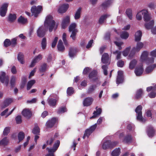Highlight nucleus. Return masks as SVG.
<instances>
[{
	"label": "nucleus",
	"mask_w": 156,
	"mask_h": 156,
	"mask_svg": "<svg viewBox=\"0 0 156 156\" xmlns=\"http://www.w3.org/2000/svg\"><path fill=\"white\" fill-rule=\"evenodd\" d=\"M5 73L4 72H1L0 76V81L4 83L6 86H7L9 83V77L5 76Z\"/></svg>",
	"instance_id": "6e6552de"
},
{
	"label": "nucleus",
	"mask_w": 156,
	"mask_h": 156,
	"mask_svg": "<svg viewBox=\"0 0 156 156\" xmlns=\"http://www.w3.org/2000/svg\"><path fill=\"white\" fill-rule=\"evenodd\" d=\"M66 108L65 107H63L59 108L57 111V113L58 114H61L66 112Z\"/></svg>",
	"instance_id": "3c124183"
},
{
	"label": "nucleus",
	"mask_w": 156,
	"mask_h": 156,
	"mask_svg": "<svg viewBox=\"0 0 156 156\" xmlns=\"http://www.w3.org/2000/svg\"><path fill=\"white\" fill-rule=\"evenodd\" d=\"M42 56L41 54H39L37 56L35 57L33 60L30 66V67L34 66L35 65V64L41 60L42 59Z\"/></svg>",
	"instance_id": "4468645a"
},
{
	"label": "nucleus",
	"mask_w": 156,
	"mask_h": 156,
	"mask_svg": "<svg viewBox=\"0 0 156 156\" xmlns=\"http://www.w3.org/2000/svg\"><path fill=\"white\" fill-rule=\"evenodd\" d=\"M16 16L15 14H10L8 17V21L10 22L14 21L16 19Z\"/></svg>",
	"instance_id": "ea45409f"
},
{
	"label": "nucleus",
	"mask_w": 156,
	"mask_h": 156,
	"mask_svg": "<svg viewBox=\"0 0 156 156\" xmlns=\"http://www.w3.org/2000/svg\"><path fill=\"white\" fill-rule=\"evenodd\" d=\"M60 141L59 140H56L53 145L52 148H47L48 152L49 153L54 152L57 149L60 145Z\"/></svg>",
	"instance_id": "f8f14e48"
},
{
	"label": "nucleus",
	"mask_w": 156,
	"mask_h": 156,
	"mask_svg": "<svg viewBox=\"0 0 156 156\" xmlns=\"http://www.w3.org/2000/svg\"><path fill=\"white\" fill-rule=\"evenodd\" d=\"M156 66L155 64L151 66H149L147 67L146 70V72L147 73H149L151 72L153 70V69L156 67Z\"/></svg>",
	"instance_id": "8fccbe9b"
},
{
	"label": "nucleus",
	"mask_w": 156,
	"mask_h": 156,
	"mask_svg": "<svg viewBox=\"0 0 156 156\" xmlns=\"http://www.w3.org/2000/svg\"><path fill=\"white\" fill-rule=\"evenodd\" d=\"M96 87V86L95 85H91L89 87L87 91L88 94H91L93 92Z\"/></svg>",
	"instance_id": "a18cd8bd"
},
{
	"label": "nucleus",
	"mask_w": 156,
	"mask_h": 156,
	"mask_svg": "<svg viewBox=\"0 0 156 156\" xmlns=\"http://www.w3.org/2000/svg\"><path fill=\"white\" fill-rule=\"evenodd\" d=\"M105 139L103 140V143L102 145V147L103 149L105 150L108 148H112L115 146L118 143L116 141L111 142L110 140H107L105 141Z\"/></svg>",
	"instance_id": "20e7f679"
},
{
	"label": "nucleus",
	"mask_w": 156,
	"mask_h": 156,
	"mask_svg": "<svg viewBox=\"0 0 156 156\" xmlns=\"http://www.w3.org/2000/svg\"><path fill=\"white\" fill-rule=\"evenodd\" d=\"M77 24L75 23H72L69 26V32L71 33L70 37L73 40L76 39V36L78 30L76 28Z\"/></svg>",
	"instance_id": "7ed1b4c3"
},
{
	"label": "nucleus",
	"mask_w": 156,
	"mask_h": 156,
	"mask_svg": "<svg viewBox=\"0 0 156 156\" xmlns=\"http://www.w3.org/2000/svg\"><path fill=\"white\" fill-rule=\"evenodd\" d=\"M68 8V4L62 5L59 8L58 10V12L61 13H64L66 11Z\"/></svg>",
	"instance_id": "412c9836"
},
{
	"label": "nucleus",
	"mask_w": 156,
	"mask_h": 156,
	"mask_svg": "<svg viewBox=\"0 0 156 156\" xmlns=\"http://www.w3.org/2000/svg\"><path fill=\"white\" fill-rule=\"evenodd\" d=\"M97 108L98 107H96V111H94L93 113L94 115L90 118V119L94 118L101 114L102 112L101 109L100 108Z\"/></svg>",
	"instance_id": "c85d7f7f"
},
{
	"label": "nucleus",
	"mask_w": 156,
	"mask_h": 156,
	"mask_svg": "<svg viewBox=\"0 0 156 156\" xmlns=\"http://www.w3.org/2000/svg\"><path fill=\"white\" fill-rule=\"evenodd\" d=\"M101 62L103 63L107 64L109 62V56L107 53H104L102 56Z\"/></svg>",
	"instance_id": "a211bd4d"
},
{
	"label": "nucleus",
	"mask_w": 156,
	"mask_h": 156,
	"mask_svg": "<svg viewBox=\"0 0 156 156\" xmlns=\"http://www.w3.org/2000/svg\"><path fill=\"white\" fill-rule=\"evenodd\" d=\"M142 107L141 105H139L135 109V112L136 113L137 119L140 122H143V119L142 115Z\"/></svg>",
	"instance_id": "423d86ee"
},
{
	"label": "nucleus",
	"mask_w": 156,
	"mask_h": 156,
	"mask_svg": "<svg viewBox=\"0 0 156 156\" xmlns=\"http://www.w3.org/2000/svg\"><path fill=\"white\" fill-rule=\"evenodd\" d=\"M47 101L50 106L55 107L56 106L57 101V100L56 99L48 98Z\"/></svg>",
	"instance_id": "5701e85b"
},
{
	"label": "nucleus",
	"mask_w": 156,
	"mask_h": 156,
	"mask_svg": "<svg viewBox=\"0 0 156 156\" xmlns=\"http://www.w3.org/2000/svg\"><path fill=\"white\" fill-rule=\"evenodd\" d=\"M143 46V44L141 42H138L136 44V47L133 48L131 50L129 56H133L136 52L139 51Z\"/></svg>",
	"instance_id": "0eeeda50"
},
{
	"label": "nucleus",
	"mask_w": 156,
	"mask_h": 156,
	"mask_svg": "<svg viewBox=\"0 0 156 156\" xmlns=\"http://www.w3.org/2000/svg\"><path fill=\"white\" fill-rule=\"evenodd\" d=\"M148 7L151 9H154L156 7V5L154 2H150L148 4Z\"/></svg>",
	"instance_id": "052dcab7"
},
{
	"label": "nucleus",
	"mask_w": 156,
	"mask_h": 156,
	"mask_svg": "<svg viewBox=\"0 0 156 156\" xmlns=\"http://www.w3.org/2000/svg\"><path fill=\"white\" fill-rule=\"evenodd\" d=\"M18 22L20 23L25 24L27 23V20L21 16L18 19Z\"/></svg>",
	"instance_id": "c9c22d12"
},
{
	"label": "nucleus",
	"mask_w": 156,
	"mask_h": 156,
	"mask_svg": "<svg viewBox=\"0 0 156 156\" xmlns=\"http://www.w3.org/2000/svg\"><path fill=\"white\" fill-rule=\"evenodd\" d=\"M18 136L20 142L24 139V134L23 133L20 132L18 134Z\"/></svg>",
	"instance_id": "13d9d810"
},
{
	"label": "nucleus",
	"mask_w": 156,
	"mask_h": 156,
	"mask_svg": "<svg viewBox=\"0 0 156 156\" xmlns=\"http://www.w3.org/2000/svg\"><path fill=\"white\" fill-rule=\"evenodd\" d=\"M102 68L103 70L104 73L105 75H106L108 74L107 69L108 68L107 66L106 65H103L102 66Z\"/></svg>",
	"instance_id": "774afa93"
},
{
	"label": "nucleus",
	"mask_w": 156,
	"mask_h": 156,
	"mask_svg": "<svg viewBox=\"0 0 156 156\" xmlns=\"http://www.w3.org/2000/svg\"><path fill=\"white\" fill-rule=\"evenodd\" d=\"M9 142V140L7 137H5L0 141V145L5 146L8 145Z\"/></svg>",
	"instance_id": "7c9ffc66"
},
{
	"label": "nucleus",
	"mask_w": 156,
	"mask_h": 156,
	"mask_svg": "<svg viewBox=\"0 0 156 156\" xmlns=\"http://www.w3.org/2000/svg\"><path fill=\"white\" fill-rule=\"evenodd\" d=\"M146 12L145 9H143L139 12L136 15V18L138 20H140L142 18V16L144 15V13Z\"/></svg>",
	"instance_id": "f704fd0d"
},
{
	"label": "nucleus",
	"mask_w": 156,
	"mask_h": 156,
	"mask_svg": "<svg viewBox=\"0 0 156 156\" xmlns=\"http://www.w3.org/2000/svg\"><path fill=\"white\" fill-rule=\"evenodd\" d=\"M24 55L21 52L19 53L17 57L18 59L22 64H23L24 63Z\"/></svg>",
	"instance_id": "e433bc0d"
},
{
	"label": "nucleus",
	"mask_w": 156,
	"mask_h": 156,
	"mask_svg": "<svg viewBox=\"0 0 156 156\" xmlns=\"http://www.w3.org/2000/svg\"><path fill=\"white\" fill-rule=\"evenodd\" d=\"M147 133L149 137H151L155 134V131L152 126H148L147 129Z\"/></svg>",
	"instance_id": "aec40b11"
},
{
	"label": "nucleus",
	"mask_w": 156,
	"mask_h": 156,
	"mask_svg": "<svg viewBox=\"0 0 156 156\" xmlns=\"http://www.w3.org/2000/svg\"><path fill=\"white\" fill-rule=\"evenodd\" d=\"M42 10V7L41 5H38L37 7L33 6L31 7V9L32 15H34L35 17H37L38 15L41 13Z\"/></svg>",
	"instance_id": "39448f33"
},
{
	"label": "nucleus",
	"mask_w": 156,
	"mask_h": 156,
	"mask_svg": "<svg viewBox=\"0 0 156 156\" xmlns=\"http://www.w3.org/2000/svg\"><path fill=\"white\" fill-rule=\"evenodd\" d=\"M57 121V119L56 118H53L51 119L48 120L46 122L45 125L47 128L52 127Z\"/></svg>",
	"instance_id": "9b49d317"
},
{
	"label": "nucleus",
	"mask_w": 156,
	"mask_h": 156,
	"mask_svg": "<svg viewBox=\"0 0 156 156\" xmlns=\"http://www.w3.org/2000/svg\"><path fill=\"white\" fill-rule=\"evenodd\" d=\"M40 132V129L39 127L38 126H35L32 130V133L34 134L38 135Z\"/></svg>",
	"instance_id": "49530a36"
},
{
	"label": "nucleus",
	"mask_w": 156,
	"mask_h": 156,
	"mask_svg": "<svg viewBox=\"0 0 156 156\" xmlns=\"http://www.w3.org/2000/svg\"><path fill=\"white\" fill-rule=\"evenodd\" d=\"M15 108H14L12 109L10 112L8 113V111L9 110L8 108H6L5 110L2 112L1 113V116H5V118H7L9 115H11L12 113L13 112Z\"/></svg>",
	"instance_id": "393cba45"
},
{
	"label": "nucleus",
	"mask_w": 156,
	"mask_h": 156,
	"mask_svg": "<svg viewBox=\"0 0 156 156\" xmlns=\"http://www.w3.org/2000/svg\"><path fill=\"white\" fill-rule=\"evenodd\" d=\"M110 16V15L108 14H106L102 15L99 19V23L101 24L103 23L107 18L109 17Z\"/></svg>",
	"instance_id": "a878e982"
},
{
	"label": "nucleus",
	"mask_w": 156,
	"mask_h": 156,
	"mask_svg": "<svg viewBox=\"0 0 156 156\" xmlns=\"http://www.w3.org/2000/svg\"><path fill=\"white\" fill-rule=\"evenodd\" d=\"M15 119L17 124H20L22 122L21 116L20 115L17 116L16 117Z\"/></svg>",
	"instance_id": "0e129e2a"
},
{
	"label": "nucleus",
	"mask_w": 156,
	"mask_h": 156,
	"mask_svg": "<svg viewBox=\"0 0 156 156\" xmlns=\"http://www.w3.org/2000/svg\"><path fill=\"white\" fill-rule=\"evenodd\" d=\"M48 67L46 63H44L41 66L39 70L41 72H44L48 69Z\"/></svg>",
	"instance_id": "4c0bfd02"
},
{
	"label": "nucleus",
	"mask_w": 156,
	"mask_h": 156,
	"mask_svg": "<svg viewBox=\"0 0 156 156\" xmlns=\"http://www.w3.org/2000/svg\"><path fill=\"white\" fill-rule=\"evenodd\" d=\"M74 92L73 88L72 87H69L67 90V93L68 95L70 96L73 94Z\"/></svg>",
	"instance_id": "603ef678"
},
{
	"label": "nucleus",
	"mask_w": 156,
	"mask_h": 156,
	"mask_svg": "<svg viewBox=\"0 0 156 156\" xmlns=\"http://www.w3.org/2000/svg\"><path fill=\"white\" fill-rule=\"evenodd\" d=\"M120 153V150L119 148H116L111 153L112 156H119Z\"/></svg>",
	"instance_id": "72a5a7b5"
},
{
	"label": "nucleus",
	"mask_w": 156,
	"mask_h": 156,
	"mask_svg": "<svg viewBox=\"0 0 156 156\" xmlns=\"http://www.w3.org/2000/svg\"><path fill=\"white\" fill-rule=\"evenodd\" d=\"M113 2L112 0H108L104 2L102 4V6L104 8H106L109 7L112 3Z\"/></svg>",
	"instance_id": "58836bf2"
},
{
	"label": "nucleus",
	"mask_w": 156,
	"mask_h": 156,
	"mask_svg": "<svg viewBox=\"0 0 156 156\" xmlns=\"http://www.w3.org/2000/svg\"><path fill=\"white\" fill-rule=\"evenodd\" d=\"M148 52L147 51H144L141 55V60L142 62H145L147 65H149L153 63L154 62V58L153 57L151 58L147 57Z\"/></svg>",
	"instance_id": "f03ea898"
},
{
	"label": "nucleus",
	"mask_w": 156,
	"mask_h": 156,
	"mask_svg": "<svg viewBox=\"0 0 156 156\" xmlns=\"http://www.w3.org/2000/svg\"><path fill=\"white\" fill-rule=\"evenodd\" d=\"M136 63V61L134 59L132 60L129 64V68L130 69H133Z\"/></svg>",
	"instance_id": "864d4df0"
},
{
	"label": "nucleus",
	"mask_w": 156,
	"mask_h": 156,
	"mask_svg": "<svg viewBox=\"0 0 156 156\" xmlns=\"http://www.w3.org/2000/svg\"><path fill=\"white\" fill-rule=\"evenodd\" d=\"M89 78L91 81H94L98 79L97 72L95 70L92 71L89 74Z\"/></svg>",
	"instance_id": "ddd939ff"
},
{
	"label": "nucleus",
	"mask_w": 156,
	"mask_h": 156,
	"mask_svg": "<svg viewBox=\"0 0 156 156\" xmlns=\"http://www.w3.org/2000/svg\"><path fill=\"white\" fill-rule=\"evenodd\" d=\"M76 48H71L69 52V55L71 58L73 57L76 55Z\"/></svg>",
	"instance_id": "c756f323"
},
{
	"label": "nucleus",
	"mask_w": 156,
	"mask_h": 156,
	"mask_svg": "<svg viewBox=\"0 0 156 156\" xmlns=\"http://www.w3.org/2000/svg\"><path fill=\"white\" fill-rule=\"evenodd\" d=\"M126 13L129 18L131 20L132 18V10L130 9H127L126 10Z\"/></svg>",
	"instance_id": "6e6d98bb"
},
{
	"label": "nucleus",
	"mask_w": 156,
	"mask_h": 156,
	"mask_svg": "<svg viewBox=\"0 0 156 156\" xmlns=\"http://www.w3.org/2000/svg\"><path fill=\"white\" fill-rule=\"evenodd\" d=\"M120 36L122 39H126L128 38L129 34L127 32L122 31L121 33Z\"/></svg>",
	"instance_id": "79ce46f5"
},
{
	"label": "nucleus",
	"mask_w": 156,
	"mask_h": 156,
	"mask_svg": "<svg viewBox=\"0 0 156 156\" xmlns=\"http://www.w3.org/2000/svg\"><path fill=\"white\" fill-rule=\"evenodd\" d=\"M145 11L146 12L144 14L143 18L144 20L146 22H147L151 20V16L148 12V10L145 9Z\"/></svg>",
	"instance_id": "6ab92c4d"
},
{
	"label": "nucleus",
	"mask_w": 156,
	"mask_h": 156,
	"mask_svg": "<svg viewBox=\"0 0 156 156\" xmlns=\"http://www.w3.org/2000/svg\"><path fill=\"white\" fill-rule=\"evenodd\" d=\"M55 140V139L52 137H51L47 141V145H51L53 143V141Z\"/></svg>",
	"instance_id": "69168bd1"
},
{
	"label": "nucleus",
	"mask_w": 156,
	"mask_h": 156,
	"mask_svg": "<svg viewBox=\"0 0 156 156\" xmlns=\"http://www.w3.org/2000/svg\"><path fill=\"white\" fill-rule=\"evenodd\" d=\"M11 44V41L9 39H5L4 42V46L5 47H7L9 46Z\"/></svg>",
	"instance_id": "680f3d73"
},
{
	"label": "nucleus",
	"mask_w": 156,
	"mask_h": 156,
	"mask_svg": "<svg viewBox=\"0 0 156 156\" xmlns=\"http://www.w3.org/2000/svg\"><path fill=\"white\" fill-rule=\"evenodd\" d=\"M123 72L122 71H119L118 72V76L116 79V83L118 84L123 82Z\"/></svg>",
	"instance_id": "2eb2a0df"
},
{
	"label": "nucleus",
	"mask_w": 156,
	"mask_h": 156,
	"mask_svg": "<svg viewBox=\"0 0 156 156\" xmlns=\"http://www.w3.org/2000/svg\"><path fill=\"white\" fill-rule=\"evenodd\" d=\"M130 49V47L126 48V49L122 52V54L123 56H127L129 53Z\"/></svg>",
	"instance_id": "bf43d9fd"
},
{
	"label": "nucleus",
	"mask_w": 156,
	"mask_h": 156,
	"mask_svg": "<svg viewBox=\"0 0 156 156\" xmlns=\"http://www.w3.org/2000/svg\"><path fill=\"white\" fill-rule=\"evenodd\" d=\"M8 4L5 3L2 4L0 8V15L2 17L5 16L7 10Z\"/></svg>",
	"instance_id": "1a4fd4ad"
},
{
	"label": "nucleus",
	"mask_w": 156,
	"mask_h": 156,
	"mask_svg": "<svg viewBox=\"0 0 156 156\" xmlns=\"http://www.w3.org/2000/svg\"><path fill=\"white\" fill-rule=\"evenodd\" d=\"M123 141L125 143H129L132 141L131 136L130 135L126 136L124 138Z\"/></svg>",
	"instance_id": "a19ab883"
},
{
	"label": "nucleus",
	"mask_w": 156,
	"mask_h": 156,
	"mask_svg": "<svg viewBox=\"0 0 156 156\" xmlns=\"http://www.w3.org/2000/svg\"><path fill=\"white\" fill-rule=\"evenodd\" d=\"M143 69L142 66H140L139 68H136L135 73L136 76H140L143 73Z\"/></svg>",
	"instance_id": "bb28decb"
},
{
	"label": "nucleus",
	"mask_w": 156,
	"mask_h": 156,
	"mask_svg": "<svg viewBox=\"0 0 156 156\" xmlns=\"http://www.w3.org/2000/svg\"><path fill=\"white\" fill-rule=\"evenodd\" d=\"M12 102V100L11 98L7 99L5 100L2 104L1 107L2 108H4L8 106Z\"/></svg>",
	"instance_id": "b1692460"
},
{
	"label": "nucleus",
	"mask_w": 156,
	"mask_h": 156,
	"mask_svg": "<svg viewBox=\"0 0 156 156\" xmlns=\"http://www.w3.org/2000/svg\"><path fill=\"white\" fill-rule=\"evenodd\" d=\"M156 90H154L152 91L150 94H149V97L151 98H154L156 96Z\"/></svg>",
	"instance_id": "e2e57ef3"
},
{
	"label": "nucleus",
	"mask_w": 156,
	"mask_h": 156,
	"mask_svg": "<svg viewBox=\"0 0 156 156\" xmlns=\"http://www.w3.org/2000/svg\"><path fill=\"white\" fill-rule=\"evenodd\" d=\"M10 130V128L9 127H6L4 129L3 134L4 136H7L9 133Z\"/></svg>",
	"instance_id": "4d7b16f0"
},
{
	"label": "nucleus",
	"mask_w": 156,
	"mask_h": 156,
	"mask_svg": "<svg viewBox=\"0 0 156 156\" xmlns=\"http://www.w3.org/2000/svg\"><path fill=\"white\" fill-rule=\"evenodd\" d=\"M57 25H55V23L53 20L52 16L50 15H48L44 22V26H41L38 29L37 33L39 37H42L45 35V31L48 29L50 32L52 31L53 29L55 30Z\"/></svg>",
	"instance_id": "f257e3e1"
},
{
	"label": "nucleus",
	"mask_w": 156,
	"mask_h": 156,
	"mask_svg": "<svg viewBox=\"0 0 156 156\" xmlns=\"http://www.w3.org/2000/svg\"><path fill=\"white\" fill-rule=\"evenodd\" d=\"M35 80H32L28 82L27 86V90H29L32 87V86L35 83Z\"/></svg>",
	"instance_id": "37998d69"
},
{
	"label": "nucleus",
	"mask_w": 156,
	"mask_h": 156,
	"mask_svg": "<svg viewBox=\"0 0 156 156\" xmlns=\"http://www.w3.org/2000/svg\"><path fill=\"white\" fill-rule=\"evenodd\" d=\"M70 22V16H67L63 18L62 22V28L65 29L69 23Z\"/></svg>",
	"instance_id": "9d476101"
},
{
	"label": "nucleus",
	"mask_w": 156,
	"mask_h": 156,
	"mask_svg": "<svg viewBox=\"0 0 156 156\" xmlns=\"http://www.w3.org/2000/svg\"><path fill=\"white\" fill-rule=\"evenodd\" d=\"M81 8H79L76 11L74 15V18L75 20H77L79 19L81 17Z\"/></svg>",
	"instance_id": "cd10ccee"
},
{
	"label": "nucleus",
	"mask_w": 156,
	"mask_h": 156,
	"mask_svg": "<svg viewBox=\"0 0 156 156\" xmlns=\"http://www.w3.org/2000/svg\"><path fill=\"white\" fill-rule=\"evenodd\" d=\"M57 48L58 50L60 51H62L65 50V47L63 44L61 40H60L59 41L57 45Z\"/></svg>",
	"instance_id": "2f4dec72"
},
{
	"label": "nucleus",
	"mask_w": 156,
	"mask_h": 156,
	"mask_svg": "<svg viewBox=\"0 0 156 156\" xmlns=\"http://www.w3.org/2000/svg\"><path fill=\"white\" fill-rule=\"evenodd\" d=\"M93 101V99L92 98L88 97L85 98L83 102V104L84 106H88L91 105Z\"/></svg>",
	"instance_id": "f3484780"
},
{
	"label": "nucleus",
	"mask_w": 156,
	"mask_h": 156,
	"mask_svg": "<svg viewBox=\"0 0 156 156\" xmlns=\"http://www.w3.org/2000/svg\"><path fill=\"white\" fill-rule=\"evenodd\" d=\"M142 32L140 30L137 31L135 34V40L136 41H140L142 36Z\"/></svg>",
	"instance_id": "473e14b6"
},
{
	"label": "nucleus",
	"mask_w": 156,
	"mask_h": 156,
	"mask_svg": "<svg viewBox=\"0 0 156 156\" xmlns=\"http://www.w3.org/2000/svg\"><path fill=\"white\" fill-rule=\"evenodd\" d=\"M142 92L143 91L141 89H140L139 90H137L135 97V98L137 99L140 98L143 94Z\"/></svg>",
	"instance_id": "5fc2aeb1"
},
{
	"label": "nucleus",
	"mask_w": 156,
	"mask_h": 156,
	"mask_svg": "<svg viewBox=\"0 0 156 156\" xmlns=\"http://www.w3.org/2000/svg\"><path fill=\"white\" fill-rule=\"evenodd\" d=\"M66 35L65 33H64L62 35V40L65 45H68V43L66 40Z\"/></svg>",
	"instance_id": "338daca9"
},
{
	"label": "nucleus",
	"mask_w": 156,
	"mask_h": 156,
	"mask_svg": "<svg viewBox=\"0 0 156 156\" xmlns=\"http://www.w3.org/2000/svg\"><path fill=\"white\" fill-rule=\"evenodd\" d=\"M154 20H151L147 22L144 24L145 27L148 30L153 28L152 27L154 25ZM154 27H153L154 28Z\"/></svg>",
	"instance_id": "4be33fe9"
},
{
	"label": "nucleus",
	"mask_w": 156,
	"mask_h": 156,
	"mask_svg": "<svg viewBox=\"0 0 156 156\" xmlns=\"http://www.w3.org/2000/svg\"><path fill=\"white\" fill-rule=\"evenodd\" d=\"M22 114L23 116L28 119L30 118L32 115V112L30 110L27 108L23 110Z\"/></svg>",
	"instance_id": "dca6fc26"
},
{
	"label": "nucleus",
	"mask_w": 156,
	"mask_h": 156,
	"mask_svg": "<svg viewBox=\"0 0 156 156\" xmlns=\"http://www.w3.org/2000/svg\"><path fill=\"white\" fill-rule=\"evenodd\" d=\"M92 133V132L90 130V129H87L86 130L85 132L84 136L83 138V139H84L86 137H87V138L89 137L90 135Z\"/></svg>",
	"instance_id": "de8ad7c7"
},
{
	"label": "nucleus",
	"mask_w": 156,
	"mask_h": 156,
	"mask_svg": "<svg viewBox=\"0 0 156 156\" xmlns=\"http://www.w3.org/2000/svg\"><path fill=\"white\" fill-rule=\"evenodd\" d=\"M47 44V41L46 38H43L41 42V47L43 50L45 49Z\"/></svg>",
	"instance_id": "c03bdc74"
},
{
	"label": "nucleus",
	"mask_w": 156,
	"mask_h": 156,
	"mask_svg": "<svg viewBox=\"0 0 156 156\" xmlns=\"http://www.w3.org/2000/svg\"><path fill=\"white\" fill-rule=\"evenodd\" d=\"M113 53L115 55L116 59H117L120 58L121 55V51L116 50L113 52Z\"/></svg>",
	"instance_id": "09e8293b"
}]
</instances>
